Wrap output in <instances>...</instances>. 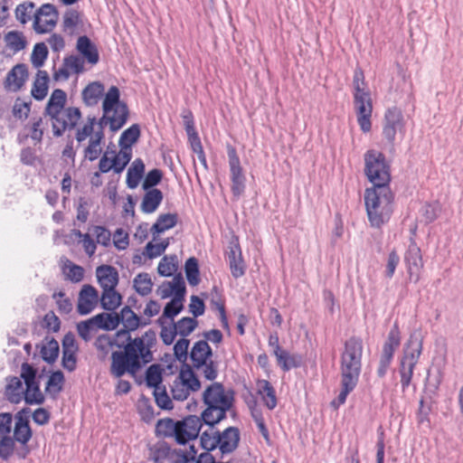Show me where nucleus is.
<instances>
[{
	"label": "nucleus",
	"mask_w": 463,
	"mask_h": 463,
	"mask_svg": "<svg viewBox=\"0 0 463 463\" xmlns=\"http://www.w3.org/2000/svg\"><path fill=\"white\" fill-rule=\"evenodd\" d=\"M155 344L156 336L151 331L141 336L129 338L123 351H115L111 354V374L116 378H120L126 373L135 376L153 360L152 348Z\"/></svg>",
	"instance_id": "obj_1"
},
{
	"label": "nucleus",
	"mask_w": 463,
	"mask_h": 463,
	"mask_svg": "<svg viewBox=\"0 0 463 463\" xmlns=\"http://www.w3.org/2000/svg\"><path fill=\"white\" fill-rule=\"evenodd\" d=\"M363 343L360 338L352 337L345 342L341 356V391L336 400L332 402L335 408L344 404L348 394L358 383L362 367Z\"/></svg>",
	"instance_id": "obj_2"
},
{
	"label": "nucleus",
	"mask_w": 463,
	"mask_h": 463,
	"mask_svg": "<svg viewBox=\"0 0 463 463\" xmlns=\"http://www.w3.org/2000/svg\"><path fill=\"white\" fill-rule=\"evenodd\" d=\"M66 93L60 89L52 91L45 111L50 117L52 125L53 135L61 137L67 128H73L81 118V112L78 108H64Z\"/></svg>",
	"instance_id": "obj_3"
},
{
	"label": "nucleus",
	"mask_w": 463,
	"mask_h": 463,
	"mask_svg": "<svg viewBox=\"0 0 463 463\" xmlns=\"http://www.w3.org/2000/svg\"><path fill=\"white\" fill-rule=\"evenodd\" d=\"M393 200L389 185L365 190L364 203L369 222L373 227L379 228L390 220L393 212Z\"/></svg>",
	"instance_id": "obj_4"
},
{
	"label": "nucleus",
	"mask_w": 463,
	"mask_h": 463,
	"mask_svg": "<svg viewBox=\"0 0 463 463\" xmlns=\"http://www.w3.org/2000/svg\"><path fill=\"white\" fill-rule=\"evenodd\" d=\"M203 400L206 408L202 413V420L213 427L226 417V412L232 406L233 396L221 383H214L203 392Z\"/></svg>",
	"instance_id": "obj_5"
},
{
	"label": "nucleus",
	"mask_w": 463,
	"mask_h": 463,
	"mask_svg": "<svg viewBox=\"0 0 463 463\" xmlns=\"http://www.w3.org/2000/svg\"><path fill=\"white\" fill-rule=\"evenodd\" d=\"M353 88L354 107L358 124L363 132H369L372 128L373 102L370 90L364 81V73L361 70H355L354 73Z\"/></svg>",
	"instance_id": "obj_6"
},
{
	"label": "nucleus",
	"mask_w": 463,
	"mask_h": 463,
	"mask_svg": "<svg viewBox=\"0 0 463 463\" xmlns=\"http://www.w3.org/2000/svg\"><path fill=\"white\" fill-rule=\"evenodd\" d=\"M119 98L118 88L111 86L102 102L103 115L99 121L104 127L108 125L112 132L118 131L126 124L128 117V107Z\"/></svg>",
	"instance_id": "obj_7"
},
{
	"label": "nucleus",
	"mask_w": 463,
	"mask_h": 463,
	"mask_svg": "<svg viewBox=\"0 0 463 463\" xmlns=\"http://www.w3.org/2000/svg\"><path fill=\"white\" fill-rule=\"evenodd\" d=\"M423 340L420 333L411 334L403 345L402 353L399 360V373L402 389H406L411 382L413 372L422 353Z\"/></svg>",
	"instance_id": "obj_8"
},
{
	"label": "nucleus",
	"mask_w": 463,
	"mask_h": 463,
	"mask_svg": "<svg viewBox=\"0 0 463 463\" xmlns=\"http://www.w3.org/2000/svg\"><path fill=\"white\" fill-rule=\"evenodd\" d=\"M364 173L373 187L388 185L391 175L389 165L383 153L371 149L364 156Z\"/></svg>",
	"instance_id": "obj_9"
},
{
	"label": "nucleus",
	"mask_w": 463,
	"mask_h": 463,
	"mask_svg": "<svg viewBox=\"0 0 463 463\" xmlns=\"http://www.w3.org/2000/svg\"><path fill=\"white\" fill-rule=\"evenodd\" d=\"M190 356L193 365L207 380L213 381L217 377V365L211 360L213 352L206 341L196 342L191 350Z\"/></svg>",
	"instance_id": "obj_10"
},
{
	"label": "nucleus",
	"mask_w": 463,
	"mask_h": 463,
	"mask_svg": "<svg viewBox=\"0 0 463 463\" xmlns=\"http://www.w3.org/2000/svg\"><path fill=\"white\" fill-rule=\"evenodd\" d=\"M36 373V370L32 365L22 364L21 379L25 384L24 400L27 404H42L44 402V395L40 390Z\"/></svg>",
	"instance_id": "obj_11"
},
{
	"label": "nucleus",
	"mask_w": 463,
	"mask_h": 463,
	"mask_svg": "<svg viewBox=\"0 0 463 463\" xmlns=\"http://www.w3.org/2000/svg\"><path fill=\"white\" fill-rule=\"evenodd\" d=\"M59 13L52 4H43L33 14V29L36 33H51L57 25Z\"/></svg>",
	"instance_id": "obj_12"
},
{
	"label": "nucleus",
	"mask_w": 463,
	"mask_h": 463,
	"mask_svg": "<svg viewBox=\"0 0 463 463\" xmlns=\"http://www.w3.org/2000/svg\"><path fill=\"white\" fill-rule=\"evenodd\" d=\"M201 387L199 380L190 368L182 369L172 385V395L175 400L187 399L191 392L198 391Z\"/></svg>",
	"instance_id": "obj_13"
},
{
	"label": "nucleus",
	"mask_w": 463,
	"mask_h": 463,
	"mask_svg": "<svg viewBox=\"0 0 463 463\" xmlns=\"http://www.w3.org/2000/svg\"><path fill=\"white\" fill-rule=\"evenodd\" d=\"M75 139L78 146L84 142L105 140L104 126L95 117H88L86 121L77 128Z\"/></svg>",
	"instance_id": "obj_14"
},
{
	"label": "nucleus",
	"mask_w": 463,
	"mask_h": 463,
	"mask_svg": "<svg viewBox=\"0 0 463 463\" xmlns=\"http://www.w3.org/2000/svg\"><path fill=\"white\" fill-rule=\"evenodd\" d=\"M75 139L78 146L84 142L105 140L104 126L95 117H88L86 121L77 128Z\"/></svg>",
	"instance_id": "obj_15"
},
{
	"label": "nucleus",
	"mask_w": 463,
	"mask_h": 463,
	"mask_svg": "<svg viewBox=\"0 0 463 463\" xmlns=\"http://www.w3.org/2000/svg\"><path fill=\"white\" fill-rule=\"evenodd\" d=\"M228 159L230 166V176L232 181V192L234 196H241L245 190V175L241 165L240 158L235 148L228 147Z\"/></svg>",
	"instance_id": "obj_16"
},
{
	"label": "nucleus",
	"mask_w": 463,
	"mask_h": 463,
	"mask_svg": "<svg viewBox=\"0 0 463 463\" xmlns=\"http://www.w3.org/2000/svg\"><path fill=\"white\" fill-rule=\"evenodd\" d=\"M404 121L403 115L398 108L389 109L384 116L383 134L390 142L393 143L397 134H403Z\"/></svg>",
	"instance_id": "obj_17"
},
{
	"label": "nucleus",
	"mask_w": 463,
	"mask_h": 463,
	"mask_svg": "<svg viewBox=\"0 0 463 463\" xmlns=\"http://www.w3.org/2000/svg\"><path fill=\"white\" fill-rule=\"evenodd\" d=\"M175 440L179 444H185L190 440L195 439L202 428L201 418L191 415L183 420H178Z\"/></svg>",
	"instance_id": "obj_18"
},
{
	"label": "nucleus",
	"mask_w": 463,
	"mask_h": 463,
	"mask_svg": "<svg viewBox=\"0 0 463 463\" xmlns=\"http://www.w3.org/2000/svg\"><path fill=\"white\" fill-rule=\"evenodd\" d=\"M13 417L11 413H0V457L7 458L14 451Z\"/></svg>",
	"instance_id": "obj_19"
},
{
	"label": "nucleus",
	"mask_w": 463,
	"mask_h": 463,
	"mask_svg": "<svg viewBox=\"0 0 463 463\" xmlns=\"http://www.w3.org/2000/svg\"><path fill=\"white\" fill-rule=\"evenodd\" d=\"M99 301L98 290L93 286L85 284L78 294L77 312L81 316H86L95 309Z\"/></svg>",
	"instance_id": "obj_20"
},
{
	"label": "nucleus",
	"mask_w": 463,
	"mask_h": 463,
	"mask_svg": "<svg viewBox=\"0 0 463 463\" xmlns=\"http://www.w3.org/2000/svg\"><path fill=\"white\" fill-rule=\"evenodd\" d=\"M404 262L410 279L415 282L418 281L420 270L423 268V260L420 249L413 240L411 241V243L404 254Z\"/></svg>",
	"instance_id": "obj_21"
},
{
	"label": "nucleus",
	"mask_w": 463,
	"mask_h": 463,
	"mask_svg": "<svg viewBox=\"0 0 463 463\" xmlns=\"http://www.w3.org/2000/svg\"><path fill=\"white\" fill-rule=\"evenodd\" d=\"M78 345L72 334H67L62 341V366L72 372L76 368Z\"/></svg>",
	"instance_id": "obj_22"
},
{
	"label": "nucleus",
	"mask_w": 463,
	"mask_h": 463,
	"mask_svg": "<svg viewBox=\"0 0 463 463\" xmlns=\"http://www.w3.org/2000/svg\"><path fill=\"white\" fill-rule=\"evenodd\" d=\"M76 50L91 66L96 65L99 61V54L97 46L88 36H80L77 40Z\"/></svg>",
	"instance_id": "obj_23"
},
{
	"label": "nucleus",
	"mask_w": 463,
	"mask_h": 463,
	"mask_svg": "<svg viewBox=\"0 0 463 463\" xmlns=\"http://www.w3.org/2000/svg\"><path fill=\"white\" fill-rule=\"evenodd\" d=\"M96 277L102 290L116 288L118 283V272L109 265L99 266L96 269Z\"/></svg>",
	"instance_id": "obj_24"
},
{
	"label": "nucleus",
	"mask_w": 463,
	"mask_h": 463,
	"mask_svg": "<svg viewBox=\"0 0 463 463\" xmlns=\"http://www.w3.org/2000/svg\"><path fill=\"white\" fill-rule=\"evenodd\" d=\"M157 294L164 299L170 297H184L185 284L183 277L175 276L171 281L162 283L157 289Z\"/></svg>",
	"instance_id": "obj_25"
},
{
	"label": "nucleus",
	"mask_w": 463,
	"mask_h": 463,
	"mask_svg": "<svg viewBox=\"0 0 463 463\" xmlns=\"http://www.w3.org/2000/svg\"><path fill=\"white\" fill-rule=\"evenodd\" d=\"M228 261L232 275L238 279L245 273V264L241 255V250L237 241H232L229 247Z\"/></svg>",
	"instance_id": "obj_26"
},
{
	"label": "nucleus",
	"mask_w": 463,
	"mask_h": 463,
	"mask_svg": "<svg viewBox=\"0 0 463 463\" xmlns=\"http://www.w3.org/2000/svg\"><path fill=\"white\" fill-rule=\"evenodd\" d=\"M27 77L25 65L17 64L7 74L5 88L11 91H18L24 86Z\"/></svg>",
	"instance_id": "obj_27"
},
{
	"label": "nucleus",
	"mask_w": 463,
	"mask_h": 463,
	"mask_svg": "<svg viewBox=\"0 0 463 463\" xmlns=\"http://www.w3.org/2000/svg\"><path fill=\"white\" fill-rule=\"evenodd\" d=\"M220 443L219 449L222 453H231L233 451L239 443L240 433L237 428H227L222 434L219 433Z\"/></svg>",
	"instance_id": "obj_28"
},
{
	"label": "nucleus",
	"mask_w": 463,
	"mask_h": 463,
	"mask_svg": "<svg viewBox=\"0 0 463 463\" xmlns=\"http://www.w3.org/2000/svg\"><path fill=\"white\" fill-rule=\"evenodd\" d=\"M184 297H174L164 308L162 316L158 318L159 325L174 323V317L177 316L183 309V302Z\"/></svg>",
	"instance_id": "obj_29"
},
{
	"label": "nucleus",
	"mask_w": 463,
	"mask_h": 463,
	"mask_svg": "<svg viewBox=\"0 0 463 463\" xmlns=\"http://www.w3.org/2000/svg\"><path fill=\"white\" fill-rule=\"evenodd\" d=\"M61 269L65 279L72 283H79L84 279V269L65 257L61 259Z\"/></svg>",
	"instance_id": "obj_30"
},
{
	"label": "nucleus",
	"mask_w": 463,
	"mask_h": 463,
	"mask_svg": "<svg viewBox=\"0 0 463 463\" xmlns=\"http://www.w3.org/2000/svg\"><path fill=\"white\" fill-rule=\"evenodd\" d=\"M5 394L6 399L12 403L22 402L24 397V388L22 380L18 377L8 379Z\"/></svg>",
	"instance_id": "obj_31"
},
{
	"label": "nucleus",
	"mask_w": 463,
	"mask_h": 463,
	"mask_svg": "<svg viewBox=\"0 0 463 463\" xmlns=\"http://www.w3.org/2000/svg\"><path fill=\"white\" fill-rule=\"evenodd\" d=\"M256 385L257 392L265 406L269 410H273L277 406V397L273 386L267 380H258Z\"/></svg>",
	"instance_id": "obj_32"
},
{
	"label": "nucleus",
	"mask_w": 463,
	"mask_h": 463,
	"mask_svg": "<svg viewBox=\"0 0 463 463\" xmlns=\"http://www.w3.org/2000/svg\"><path fill=\"white\" fill-rule=\"evenodd\" d=\"M104 85L99 81L90 83L82 90L84 103L89 107L97 105L104 94Z\"/></svg>",
	"instance_id": "obj_33"
},
{
	"label": "nucleus",
	"mask_w": 463,
	"mask_h": 463,
	"mask_svg": "<svg viewBox=\"0 0 463 463\" xmlns=\"http://www.w3.org/2000/svg\"><path fill=\"white\" fill-rule=\"evenodd\" d=\"M4 41L7 49L12 51L14 53H17L24 50L27 46V40L23 32L20 31H10L5 37Z\"/></svg>",
	"instance_id": "obj_34"
},
{
	"label": "nucleus",
	"mask_w": 463,
	"mask_h": 463,
	"mask_svg": "<svg viewBox=\"0 0 463 463\" xmlns=\"http://www.w3.org/2000/svg\"><path fill=\"white\" fill-rule=\"evenodd\" d=\"M163 200V194L156 188L148 190L143 198L141 210L146 213H154Z\"/></svg>",
	"instance_id": "obj_35"
},
{
	"label": "nucleus",
	"mask_w": 463,
	"mask_h": 463,
	"mask_svg": "<svg viewBox=\"0 0 463 463\" xmlns=\"http://www.w3.org/2000/svg\"><path fill=\"white\" fill-rule=\"evenodd\" d=\"M400 344L401 332L397 324L395 323L390 330L387 339L383 344L382 354L393 358L395 350L399 347Z\"/></svg>",
	"instance_id": "obj_36"
},
{
	"label": "nucleus",
	"mask_w": 463,
	"mask_h": 463,
	"mask_svg": "<svg viewBox=\"0 0 463 463\" xmlns=\"http://www.w3.org/2000/svg\"><path fill=\"white\" fill-rule=\"evenodd\" d=\"M49 76L45 71H38L32 88V95L37 100L43 99L48 92Z\"/></svg>",
	"instance_id": "obj_37"
},
{
	"label": "nucleus",
	"mask_w": 463,
	"mask_h": 463,
	"mask_svg": "<svg viewBox=\"0 0 463 463\" xmlns=\"http://www.w3.org/2000/svg\"><path fill=\"white\" fill-rule=\"evenodd\" d=\"M122 297L116 288L104 289L99 297V301L104 309L113 311L121 304Z\"/></svg>",
	"instance_id": "obj_38"
},
{
	"label": "nucleus",
	"mask_w": 463,
	"mask_h": 463,
	"mask_svg": "<svg viewBox=\"0 0 463 463\" xmlns=\"http://www.w3.org/2000/svg\"><path fill=\"white\" fill-rule=\"evenodd\" d=\"M119 324L128 331L136 330L141 324L140 317L129 307H124L118 313Z\"/></svg>",
	"instance_id": "obj_39"
},
{
	"label": "nucleus",
	"mask_w": 463,
	"mask_h": 463,
	"mask_svg": "<svg viewBox=\"0 0 463 463\" xmlns=\"http://www.w3.org/2000/svg\"><path fill=\"white\" fill-rule=\"evenodd\" d=\"M145 165L141 159H136L127 173V184L129 188H136L144 174Z\"/></svg>",
	"instance_id": "obj_40"
},
{
	"label": "nucleus",
	"mask_w": 463,
	"mask_h": 463,
	"mask_svg": "<svg viewBox=\"0 0 463 463\" xmlns=\"http://www.w3.org/2000/svg\"><path fill=\"white\" fill-rule=\"evenodd\" d=\"M12 437L14 440L15 439L22 444H25L29 441L32 437V431L26 420L22 417L16 420Z\"/></svg>",
	"instance_id": "obj_41"
},
{
	"label": "nucleus",
	"mask_w": 463,
	"mask_h": 463,
	"mask_svg": "<svg viewBox=\"0 0 463 463\" xmlns=\"http://www.w3.org/2000/svg\"><path fill=\"white\" fill-rule=\"evenodd\" d=\"M274 354L277 358L279 365L284 371H288L291 368L299 365L300 361L297 356L291 355L288 352L282 350L281 348H277V350H274Z\"/></svg>",
	"instance_id": "obj_42"
},
{
	"label": "nucleus",
	"mask_w": 463,
	"mask_h": 463,
	"mask_svg": "<svg viewBox=\"0 0 463 463\" xmlns=\"http://www.w3.org/2000/svg\"><path fill=\"white\" fill-rule=\"evenodd\" d=\"M34 7V3L31 1H25L18 5L14 10L15 18L22 24H27L32 19L33 20Z\"/></svg>",
	"instance_id": "obj_43"
},
{
	"label": "nucleus",
	"mask_w": 463,
	"mask_h": 463,
	"mask_svg": "<svg viewBox=\"0 0 463 463\" xmlns=\"http://www.w3.org/2000/svg\"><path fill=\"white\" fill-rule=\"evenodd\" d=\"M135 290L141 296H147L152 291L153 282L147 273L137 274L133 280Z\"/></svg>",
	"instance_id": "obj_44"
},
{
	"label": "nucleus",
	"mask_w": 463,
	"mask_h": 463,
	"mask_svg": "<svg viewBox=\"0 0 463 463\" xmlns=\"http://www.w3.org/2000/svg\"><path fill=\"white\" fill-rule=\"evenodd\" d=\"M139 136V126L137 124L132 125L121 134L118 141L119 146L124 148H132V145L137 141Z\"/></svg>",
	"instance_id": "obj_45"
},
{
	"label": "nucleus",
	"mask_w": 463,
	"mask_h": 463,
	"mask_svg": "<svg viewBox=\"0 0 463 463\" xmlns=\"http://www.w3.org/2000/svg\"><path fill=\"white\" fill-rule=\"evenodd\" d=\"M104 140H95L81 144L83 146V156L89 161H94L99 157L103 150Z\"/></svg>",
	"instance_id": "obj_46"
},
{
	"label": "nucleus",
	"mask_w": 463,
	"mask_h": 463,
	"mask_svg": "<svg viewBox=\"0 0 463 463\" xmlns=\"http://www.w3.org/2000/svg\"><path fill=\"white\" fill-rule=\"evenodd\" d=\"M111 154L115 164L114 172L121 173L131 160L132 148L120 147V150L117 154H115V152Z\"/></svg>",
	"instance_id": "obj_47"
},
{
	"label": "nucleus",
	"mask_w": 463,
	"mask_h": 463,
	"mask_svg": "<svg viewBox=\"0 0 463 463\" xmlns=\"http://www.w3.org/2000/svg\"><path fill=\"white\" fill-rule=\"evenodd\" d=\"M99 328L116 329L119 325L118 313H102L95 316Z\"/></svg>",
	"instance_id": "obj_48"
},
{
	"label": "nucleus",
	"mask_w": 463,
	"mask_h": 463,
	"mask_svg": "<svg viewBox=\"0 0 463 463\" xmlns=\"http://www.w3.org/2000/svg\"><path fill=\"white\" fill-rule=\"evenodd\" d=\"M59 354V344L56 340H46L42 344L41 355L43 359L48 363L56 360Z\"/></svg>",
	"instance_id": "obj_49"
},
{
	"label": "nucleus",
	"mask_w": 463,
	"mask_h": 463,
	"mask_svg": "<svg viewBox=\"0 0 463 463\" xmlns=\"http://www.w3.org/2000/svg\"><path fill=\"white\" fill-rule=\"evenodd\" d=\"M177 221L175 214L167 213L162 214L158 217L156 222L152 226V231L155 233H162L166 230L173 228Z\"/></svg>",
	"instance_id": "obj_50"
},
{
	"label": "nucleus",
	"mask_w": 463,
	"mask_h": 463,
	"mask_svg": "<svg viewBox=\"0 0 463 463\" xmlns=\"http://www.w3.org/2000/svg\"><path fill=\"white\" fill-rule=\"evenodd\" d=\"M162 383V369L159 364H152L148 367L146 373V383L148 387L161 388Z\"/></svg>",
	"instance_id": "obj_51"
},
{
	"label": "nucleus",
	"mask_w": 463,
	"mask_h": 463,
	"mask_svg": "<svg viewBox=\"0 0 463 463\" xmlns=\"http://www.w3.org/2000/svg\"><path fill=\"white\" fill-rule=\"evenodd\" d=\"M178 421L165 418L159 420L156 424V431L165 437H174L175 439Z\"/></svg>",
	"instance_id": "obj_52"
},
{
	"label": "nucleus",
	"mask_w": 463,
	"mask_h": 463,
	"mask_svg": "<svg viewBox=\"0 0 463 463\" xmlns=\"http://www.w3.org/2000/svg\"><path fill=\"white\" fill-rule=\"evenodd\" d=\"M220 438L219 432L215 431L213 428L210 430H205L201 436L202 447L207 451L213 450L219 447Z\"/></svg>",
	"instance_id": "obj_53"
},
{
	"label": "nucleus",
	"mask_w": 463,
	"mask_h": 463,
	"mask_svg": "<svg viewBox=\"0 0 463 463\" xmlns=\"http://www.w3.org/2000/svg\"><path fill=\"white\" fill-rule=\"evenodd\" d=\"M48 56V50L43 43H36L33 47L31 62L35 68H40L44 64L45 60Z\"/></svg>",
	"instance_id": "obj_54"
},
{
	"label": "nucleus",
	"mask_w": 463,
	"mask_h": 463,
	"mask_svg": "<svg viewBox=\"0 0 463 463\" xmlns=\"http://www.w3.org/2000/svg\"><path fill=\"white\" fill-rule=\"evenodd\" d=\"M250 413L262 437L266 441H269V433L265 425V419L261 410L253 405L250 406Z\"/></svg>",
	"instance_id": "obj_55"
},
{
	"label": "nucleus",
	"mask_w": 463,
	"mask_h": 463,
	"mask_svg": "<svg viewBox=\"0 0 463 463\" xmlns=\"http://www.w3.org/2000/svg\"><path fill=\"white\" fill-rule=\"evenodd\" d=\"M185 274L190 285L196 286L199 283V269L198 262L195 258L192 257L186 260Z\"/></svg>",
	"instance_id": "obj_56"
},
{
	"label": "nucleus",
	"mask_w": 463,
	"mask_h": 463,
	"mask_svg": "<svg viewBox=\"0 0 463 463\" xmlns=\"http://www.w3.org/2000/svg\"><path fill=\"white\" fill-rule=\"evenodd\" d=\"M97 328L99 327L95 317L86 321H81L77 325L78 334L85 341H89L91 338V332Z\"/></svg>",
	"instance_id": "obj_57"
},
{
	"label": "nucleus",
	"mask_w": 463,
	"mask_h": 463,
	"mask_svg": "<svg viewBox=\"0 0 463 463\" xmlns=\"http://www.w3.org/2000/svg\"><path fill=\"white\" fill-rule=\"evenodd\" d=\"M175 330L182 336L189 335L197 326V320L193 317H183L174 324Z\"/></svg>",
	"instance_id": "obj_58"
},
{
	"label": "nucleus",
	"mask_w": 463,
	"mask_h": 463,
	"mask_svg": "<svg viewBox=\"0 0 463 463\" xmlns=\"http://www.w3.org/2000/svg\"><path fill=\"white\" fill-rule=\"evenodd\" d=\"M189 142L191 144V147L193 151L197 155V157L200 161V163L203 165V166L206 169L207 168V161L206 157L201 144V140L197 135L196 132H194V134L190 133L187 134Z\"/></svg>",
	"instance_id": "obj_59"
},
{
	"label": "nucleus",
	"mask_w": 463,
	"mask_h": 463,
	"mask_svg": "<svg viewBox=\"0 0 463 463\" xmlns=\"http://www.w3.org/2000/svg\"><path fill=\"white\" fill-rule=\"evenodd\" d=\"M63 60L65 61V65H67V68L70 70L71 75H78L85 71V61L83 58H81L80 56L70 55L65 57Z\"/></svg>",
	"instance_id": "obj_60"
},
{
	"label": "nucleus",
	"mask_w": 463,
	"mask_h": 463,
	"mask_svg": "<svg viewBox=\"0 0 463 463\" xmlns=\"http://www.w3.org/2000/svg\"><path fill=\"white\" fill-rule=\"evenodd\" d=\"M64 376L61 371L52 373L48 379L46 391L52 393H58L62 388Z\"/></svg>",
	"instance_id": "obj_61"
},
{
	"label": "nucleus",
	"mask_w": 463,
	"mask_h": 463,
	"mask_svg": "<svg viewBox=\"0 0 463 463\" xmlns=\"http://www.w3.org/2000/svg\"><path fill=\"white\" fill-rule=\"evenodd\" d=\"M157 270L162 276H172L176 270L175 257H164L158 264Z\"/></svg>",
	"instance_id": "obj_62"
},
{
	"label": "nucleus",
	"mask_w": 463,
	"mask_h": 463,
	"mask_svg": "<svg viewBox=\"0 0 463 463\" xmlns=\"http://www.w3.org/2000/svg\"><path fill=\"white\" fill-rule=\"evenodd\" d=\"M53 298L56 300L58 309L63 314H69L72 310V303L63 292L54 293Z\"/></svg>",
	"instance_id": "obj_63"
},
{
	"label": "nucleus",
	"mask_w": 463,
	"mask_h": 463,
	"mask_svg": "<svg viewBox=\"0 0 463 463\" xmlns=\"http://www.w3.org/2000/svg\"><path fill=\"white\" fill-rule=\"evenodd\" d=\"M113 243L118 250H125L129 244V238L128 232L123 229H117L113 235Z\"/></svg>",
	"instance_id": "obj_64"
}]
</instances>
